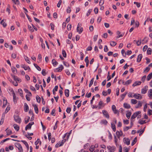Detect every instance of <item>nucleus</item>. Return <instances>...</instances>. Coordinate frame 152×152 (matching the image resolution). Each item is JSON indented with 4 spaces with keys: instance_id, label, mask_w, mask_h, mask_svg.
I'll list each match as a JSON object with an SVG mask.
<instances>
[{
    "instance_id": "obj_1",
    "label": "nucleus",
    "mask_w": 152,
    "mask_h": 152,
    "mask_svg": "<svg viewBox=\"0 0 152 152\" xmlns=\"http://www.w3.org/2000/svg\"><path fill=\"white\" fill-rule=\"evenodd\" d=\"M14 118L15 121L17 123L20 124L21 122V119L18 115H14Z\"/></svg>"
},
{
    "instance_id": "obj_2",
    "label": "nucleus",
    "mask_w": 152,
    "mask_h": 152,
    "mask_svg": "<svg viewBox=\"0 0 152 152\" xmlns=\"http://www.w3.org/2000/svg\"><path fill=\"white\" fill-rule=\"evenodd\" d=\"M141 113L140 111H137L134 113L131 116V121L134 120V119L135 118L137 115H139Z\"/></svg>"
},
{
    "instance_id": "obj_3",
    "label": "nucleus",
    "mask_w": 152,
    "mask_h": 152,
    "mask_svg": "<svg viewBox=\"0 0 152 152\" xmlns=\"http://www.w3.org/2000/svg\"><path fill=\"white\" fill-rule=\"evenodd\" d=\"M15 145L19 151H23L22 147L20 143L18 142H16L15 143Z\"/></svg>"
},
{
    "instance_id": "obj_4",
    "label": "nucleus",
    "mask_w": 152,
    "mask_h": 152,
    "mask_svg": "<svg viewBox=\"0 0 152 152\" xmlns=\"http://www.w3.org/2000/svg\"><path fill=\"white\" fill-rule=\"evenodd\" d=\"M108 149L109 150V152H114L116 148L115 146H107V147Z\"/></svg>"
},
{
    "instance_id": "obj_5",
    "label": "nucleus",
    "mask_w": 152,
    "mask_h": 152,
    "mask_svg": "<svg viewBox=\"0 0 152 152\" xmlns=\"http://www.w3.org/2000/svg\"><path fill=\"white\" fill-rule=\"evenodd\" d=\"M102 112L104 116L107 118L109 119V116L107 112L105 110H103L102 111Z\"/></svg>"
},
{
    "instance_id": "obj_6",
    "label": "nucleus",
    "mask_w": 152,
    "mask_h": 152,
    "mask_svg": "<svg viewBox=\"0 0 152 152\" xmlns=\"http://www.w3.org/2000/svg\"><path fill=\"white\" fill-rule=\"evenodd\" d=\"M11 75L15 81H18L19 82H20L21 81V80L17 76H15L13 75Z\"/></svg>"
},
{
    "instance_id": "obj_7",
    "label": "nucleus",
    "mask_w": 152,
    "mask_h": 152,
    "mask_svg": "<svg viewBox=\"0 0 152 152\" xmlns=\"http://www.w3.org/2000/svg\"><path fill=\"white\" fill-rule=\"evenodd\" d=\"M133 97L138 99H141L142 98V96L140 94H135L133 95Z\"/></svg>"
},
{
    "instance_id": "obj_8",
    "label": "nucleus",
    "mask_w": 152,
    "mask_h": 152,
    "mask_svg": "<svg viewBox=\"0 0 152 152\" xmlns=\"http://www.w3.org/2000/svg\"><path fill=\"white\" fill-rule=\"evenodd\" d=\"M123 140L124 143H125L127 145H129L130 144V142L129 138L124 137L123 139Z\"/></svg>"
},
{
    "instance_id": "obj_9",
    "label": "nucleus",
    "mask_w": 152,
    "mask_h": 152,
    "mask_svg": "<svg viewBox=\"0 0 152 152\" xmlns=\"http://www.w3.org/2000/svg\"><path fill=\"white\" fill-rule=\"evenodd\" d=\"M148 88V86H145L141 90V93L142 94H145L147 91Z\"/></svg>"
},
{
    "instance_id": "obj_10",
    "label": "nucleus",
    "mask_w": 152,
    "mask_h": 152,
    "mask_svg": "<svg viewBox=\"0 0 152 152\" xmlns=\"http://www.w3.org/2000/svg\"><path fill=\"white\" fill-rule=\"evenodd\" d=\"M13 96V99L14 102L15 104H16L17 102V98L16 96L15 95V94L13 91V92L12 93Z\"/></svg>"
},
{
    "instance_id": "obj_11",
    "label": "nucleus",
    "mask_w": 152,
    "mask_h": 152,
    "mask_svg": "<svg viewBox=\"0 0 152 152\" xmlns=\"http://www.w3.org/2000/svg\"><path fill=\"white\" fill-rule=\"evenodd\" d=\"M21 67L24 69L25 70H28L29 71L31 70V69L29 66H26L25 64H23L21 65Z\"/></svg>"
},
{
    "instance_id": "obj_12",
    "label": "nucleus",
    "mask_w": 152,
    "mask_h": 152,
    "mask_svg": "<svg viewBox=\"0 0 152 152\" xmlns=\"http://www.w3.org/2000/svg\"><path fill=\"white\" fill-rule=\"evenodd\" d=\"M112 109L115 114H116L118 113V111L117 110L116 107L114 105H112Z\"/></svg>"
},
{
    "instance_id": "obj_13",
    "label": "nucleus",
    "mask_w": 152,
    "mask_h": 152,
    "mask_svg": "<svg viewBox=\"0 0 152 152\" xmlns=\"http://www.w3.org/2000/svg\"><path fill=\"white\" fill-rule=\"evenodd\" d=\"M32 106L34 108V110H35L36 113L37 114H38L39 112V110L37 105L36 104H33Z\"/></svg>"
},
{
    "instance_id": "obj_14",
    "label": "nucleus",
    "mask_w": 152,
    "mask_h": 152,
    "mask_svg": "<svg viewBox=\"0 0 152 152\" xmlns=\"http://www.w3.org/2000/svg\"><path fill=\"white\" fill-rule=\"evenodd\" d=\"M24 110L25 112H27L29 109V107L26 103H24Z\"/></svg>"
},
{
    "instance_id": "obj_15",
    "label": "nucleus",
    "mask_w": 152,
    "mask_h": 152,
    "mask_svg": "<svg viewBox=\"0 0 152 152\" xmlns=\"http://www.w3.org/2000/svg\"><path fill=\"white\" fill-rule=\"evenodd\" d=\"M142 57V54H140L139 55H138V56L137 58V62H140L141 61Z\"/></svg>"
},
{
    "instance_id": "obj_16",
    "label": "nucleus",
    "mask_w": 152,
    "mask_h": 152,
    "mask_svg": "<svg viewBox=\"0 0 152 152\" xmlns=\"http://www.w3.org/2000/svg\"><path fill=\"white\" fill-rule=\"evenodd\" d=\"M141 82L140 81H135V82L132 85V86L133 87H134L140 85L141 84Z\"/></svg>"
},
{
    "instance_id": "obj_17",
    "label": "nucleus",
    "mask_w": 152,
    "mask_h": 152,
    "mask_svg": "<svg viewBox=\"0 0 152 152\" xmlns=\"http://www.w3.org/2000/svg\"><path fill=\"white\" fill-rule=\"evenodd\" d=\"M98 105H99V109H100L101 108L102 106V107H104L105 105V104H103L102 101H100V102H99V104H98Z\"/></svg>"
},
{
    "instance_id": "obj_18",
    "label": "nucleus",
    "mask_w": 152,
    "mask_h": 152,
    "mask_svg": "<svg viewBox=\"0 0 152 152\" xmlns=\"http://www.w3.org/2000/svg\"><path fill=\"white\" fill-rule=\"evenodd\" d=\"M148 96L150 99L152 98V89H151L149 90Z\"/></svg>"
},
{
    "instance_id": "obj_19",
    "label": "nucleus",
    "mask_w": 152,
    "mask_h": 152,
    "mask_svg": "<svg viewBox=\"0 0 152 152\" xmlns=\"http://www.w3.org/2000/svg\"><path fill=\"white\" fill-rule=\"evenodd\" d=\"M124 107L126 109H129L131 107L130 105L126 103L124 104Z\"/></svg>"
},
{
    "instance_id": "obj_20",
    "label": "nucleus",
    "mask_w": 152,
    "mask_h": 152,
    "mask_svg": "<svg viewBox=\"0 0 152 152\" xmlns=\"http://www.w3.org/2000/svg\"><path fill=\"white\" fill-rule=\"evenodd\" d=\"M7 101L5 98L3 99V104L2 106V107H4L7 104Z\"/></svg>"
},
{
    "instance_id": "obj_21",
    "label": "nucleus",
    "mask_w": 152,
    "mask_h": 152,
    "mask_svg": "<svg viewBox=\"0 0 152 152\" xmlns=\"http://www.w3.org/2000/svg\"><path fill=\"white\" fill-rule=\"evenodd\" d=\"M13 126L15 129L17 131H18L19 130V126H18L17 124H14L13 125Z\"/></svg>"
},
{
    "instance_id": "obj_22",
    "label": "nucleus",
    "mask_w": 152,
    "mask_h": 152,
    "mask_svg": "<svg viewBox=\"0 0 152 152\" xmlns=\"http://www.w3.org/2000/svg\"><path fill=\"white\" fill-rule=\"evenodd\" d=\"M21 141L25 145L27 148V150H28L29 145L27 142L24 140H21Z\"/></svg>"
},
{
    "instance_id": "obj_23",
    "label": "nucleus",
    "mask_w": 152,
    "mask_h": 152,
    "mask_svg": "<svg viewBox=\"0 0 152 152\" xmlns=\"http://www.w3.org/2000/svg\"><path fill=\"white\" fill-rule=\"evenodd\" d=\"M152 78V72L150 73L148 75L147 77V80L149 81Z\"/></svg>"
},
{
    "instance_id": "obj_24",
    "label": "nucleus",
    "mask_w": 152,
    "mask_h": 152,
    "mask_svg": "<svg viewBox=\"0 0 152 152\" xmlns=\"http://www.w3.org/2000/svg\"><path fill=\"white\" fill-rule=\"evenodd\" d=\"M52 62L54 66H56L58 64V62H57L54 59H52Z\"/></svg>"
},
{
    "instance_id": "obj_25",
    "label": "nucleus",
    "mask_w": 152,
    "mask_h": 152,
    "mask_svg": "<svg viewBox=\"0 0 152 152\" xmlns=\"http://www.w3.org/2000/svg\"><path fill=\"white\" fill-rule=\"evenodd\" d=\"M88 56H87L86 57L85 60V61L86 63V66L87 67L88 66L89 62V60L88 59Z\"/></svg>"
},
{
    "instance_id": "obj_26",
    "label": "nucleus",
    "mask_w": 152,
    "mask_h": 152,
    "mask_svg": "<svg viewBox=\"0 0 152 152\" xmlns=\"http://www.w3.org/2000/svg\"><path fill=\"white\" fill-rule=\"evenodd\" d=\"M63 68V66L62 65H61L59 67L56 69L58 70V72H60L62 70Z\"/></svg>"
},
{
    "instance_id": "obj_27",
    "label": "nucleus",
    "mask_w": 152,
    "mask_h": 152,
    "mask_svg": "<svg viewBox=\"0 0 152 152\" xmlns=\"http://www.w3.org/2000/svg\"><path fill=\"white\" fill-rule=\"evenodd\" d=\"M65 93L66 96L68 97L69 95V91L68 89H66L65 90Z\"/></svg>"
},
{
    "instance_id": "obj_28",
    "label": "nucleus",
    "mask_w": 152,
    "mask_h": 152,
    "mask_svg": "<svg viewBox=\"0 0 152 152\" xmlns=\"http://www.w3.org/2000/svg\"><path fill=\"white\" fill-rule=\"evenodd\" d=\"M111 128H112L113 131L114 132H115L116 131V127H115V124H114L113 123H111Z\"/></svg>"
},
{
    "instance_id": "obj_29",
    "label": "nucleus",
    "mask_w": 152,
    "mask_h": 152,
    "mask_svg": "<svg viewBox=\"0 0 152 152\" xmlns=\"http://www.w3.org/2000/svg\"><path fill=\"white\" fill-rule=\"evenodd\" d=\"M137 137H136L134 138V140L132 141V144H131V145L132 146H133L137 142Z\"/></svg>"
},
{
    "instance_id": "obj_30",
    "label": "nucleus",
    "mask_w": 152,
    "mask_h": 152,
    "mask_svg": "<svg viewBox=\"0 0 152 152\" xmlns=\"http://www.w3.org/2000/svg\"><path fill=\"white\" fill-rule=\"evenodd\" d=\"M138 123H139L141 125L143 124H145L146 123V122H145V120H141V119H140L138 121Z\"/></svg>"
},
{
    "instance_id": "obj_31",
    "label": "nucleus",
    "mask_w": 152,
    "mask_h": 152,
    "mask_svg": "<svg viewBox=\"0 0 152 152\" xmlns=\"http://www.w3.org/2000/svg\"><path fill=\"white\" fill-rule=\"evenodd\" d=\"M31 126L30 124H28L25 127V130H27L28 129H30L31 128Z\"/></svg>"
},
{
    "instance_id": "obj_32",
    "label": "nucleus",
    "mask_w": 152,
    "mask_h": 152,
    "mask_svg": "<svg viewBox=\"0 0 152 152\" xmlns=\"http://www.w3.org/2000/svg\"><path fill=\"white\" fill-rule=\"evenodd\" d=\"M132 113L131 112H127L126 115V117L128 118L129 119L130 117V116L131 115Z\"/></svg>"
},
{
    "instance_id": "obj_33",
    "label": "nucleus",
    "mask_w": 152,
    "mask_h": 152,
    "mask_svg": "<svg viewBox=\"0 0 152 152\" xmlns=\"http://www.w3.org/2000/svg\"><path fill=\"white\" fill-rule=\"evenodd\" d=\"M34 66L36 68V69L39 71H40L41 70V68L37 64H36L35 63L34 64Z\"/></svg>"
},
{
    "instance_id": "obj_34",
    "label": "nucleus",
    "mask_w": 152,
    "mask_h": 152,
    "mask_svg": "<svg viewBox=\"0 0 152 152\" xmlns=\"http://www.w3.org/2000/svg\"><path fill=\"white\" fill-rule=\"evenodd\" d=\"M4 20H2L1 22L0 23L1 24L3 25V26L4 27H5L6 26L7 24L6 23L4 22Z\"/></svg>"
},
{
    "instance_id": "obj_35",
    "label": "nucleus",
    "mask_w": 152,
    "mask_h": 152,
    "mask_svg": "<svg viewBox=\"0 0 152 152\" xmlns=\"http://www.w3.org/2000/svg\"><path fill=\"white\" fill-rule=\"evenodd\" d=\"M18 92L20 94V96H23V91L21 89H19L18 90Z\"/></svg>"
},
{
    "instance_id": "obj_36",
    "label": "nucleus",
    "mask_w": 152,
    "mask_h": 152,
    "mask_svg": "<svg viewBox=\"0 0 152 152\" xmlns=\"http://www.w3.org/2000/svg\"><path fill=\"white\" fill-rule=\"evenodd\" d=\"M37 101L39 103H40L41 101V98L38 95H37L36 96Z\"/></svg>"
},
{
    "instance_id": "obj_37",
    "label": "nucleus",
    "mask_w": 152,
    "mask_h": 152,
    "mask_svg": "<svg viewBox=\"0 0 152 152\" xmlns=\"http://www.w3.org/2000/svg\"><path fill=\"white\" fill-rule=\"evenodd\" d=\"M28 29L30 31H31V32H33L34 31V30L33 29V28L31 27V26L28 25Z\"/></svg>"
},
{
    "instance_id": "obj_38",
    "label": "nucleus",
    "mask_w": 152,
    "mask_h": 152,
    "mask_svg": "<svg viewBox=\"0 0 152 152\" xmlns=\"http://www.w3.org/2000/svg\"><path fill=\"white\" fill-rule=\"evenodd\" d=\"M148 40V38L147 37H145L144 39L142 40V42H144L143 43H142L143 44L144 43H147Z\"/></svg>"
},
{
    "instance_id": "obj_39",
    "label": "nucleus",
    "mask_w": 152,
    "mask_h": 152,
    "mask_svg": "<svg viewBox=\"0 0 152 152\" xmlns=\"http://www.w3.org/2000/svg\"><path fill=\"white\" fill-rule=\"evenodd\" d=\"M137 102V100L135 99H132L131 100V102L132 104H136Z\"/></svg>"
},
{
    "instance_id": "obj_40",
    "label": "nucleus",
    "mask_w": 152,
    "mask_h": 152,
    "mask_svg": "<svg viewBox=\"0 0 152 152\" xmlns=\"http://www.w3.org/2000/svg\"><path fill=\"white\" fill-rule=\"evenodd\" d=\"M55 112H56L55 109H53L52 110L50 114L51 115H53V116H55L56 115Z\"/></svg>"
},
{
    "instance_id": "obj_41",
    "label": "nucleus",
    "mask_w": 152,
    "mask_h": 152,
    "mask_svg": "<svg viewBox=\"0 0 152 152\" xmlns=\"http://www.w3.org/2000/svg\"><path fill=\"white\" fill-rule=\"evenodd\" d=\"M94 78H93L91 80L90 83L89 85V87H91V86H92V85L93 84V83L94 82Z\"/></svg>"
},
{
    "instance_id": "obj_42",
    "label": "nucleus",
    "mask_w": 152,
    "mask_h": 152,
    "mask_svg": "<svg viewBox=\"0 0 152 152\" xmlns=\"http://www.w3.org/2000/svg\"><path fill=\"white\" fill-rule=\"evenodd\" d=\"M7 129L5 131H7V135H10L12 133V131L10 129H9L8 130H7Z\"/></svg>"
},
{
    "instance_id": "obj_43",
    "label": "nucleus",
    "mask_w": 152,
    "mask_h": 152,
    "mask_svg": "<svg viewBox=\"0 0 152 152\" xmlns=\"http://www.w3.org/2000/svg\"><path fill=\"white\" fill-rule=\"evenodd\" d=\"M101 122L102 124L106 125L107 123V121L106 120H102L101 121Z\"/></svg>"
},
{
    "instance_id": "obj_44",
    "label": "nucleus",
    "mask_w": 152,
    "mask_h": 152,
    "mask_svg": "<svg viewBox=\"0 0 152 152\" xmlns=\"http://www.w3.org/2000/svg\"><path fill=\"white\" fill-rule=\"evenodd\" d=\"M134 4H136L137 6V7L138 8L140 6V3H138L137 2L134 1Z\"/></svg>"
},
{
    "instance_id": "obj_45",
    "label": "nucleus",
    "mask_w": 152,
    "mask_h": 152,
    "mask_svg": "<svg viewBox=\"0 0 152 152\" xmlns=\"http://www.w3.org/2000/svg\"><path fill=\"white\" fill-rule=\"evenodd\" d=\"M151 49L150 48H148L147 51V54L148 55H151Z\"/></svg>"
},
{
    "instance_id": "obj_46",
    "label": "nucleus",
    "mask_w": 152,
    "mask_h": 152,
    "mask_svg": "<svg viewBox=\"0 0 152 152\" xmlns=\"http://www.w3.org/2000/svg\"><path fill=\"white\" fill-rule=\"evenodd\" d=\"M112 43H110V45L112 47L115 46L116 45V43L115 42L112 41Z\"/></svg>"
},
{
    "instance_id": "obj_47",
    "label": "nucleus",
    "mask_w": 152,
    "mask_h": 152,
    "mask_svg": "<svg viewBox=\"0 0 152 152\" xmlns=\"http://www.w3.org/2000/svg\"><path fill=\"white\" fill-rule=\"evenodd\" d=\"M62 53L63 56L65 58L66 57V51H65V50H62Z\"/></svg>"
},
{
    "instance_id": "obj_48",
    "label": "nucleus",
    "mask_w": 152,
    "mask_h": 152,
    "mask_svg": "<svg viewBox=\"0 0 152 152\" xmlns=\"http://www.w3.org/2000/svg\"><path fill=\"white\" fill-rule=\"evenodd\" d=\"M66 139H64L62 140L60 144L59 145V146H62L63 145L64 143L66 142Z\"/></svg>"
},
{
    "instance_id": "obj_49",
    "label": "nucleus",
    "mask_w": 152,
    "mask_h": 152,
    "mask_svg": "<svg viewBox=\"0 0 152 152\" xmlns=\"http://www.w3.org/2000/svg\"><path fill=\"white\" fill-rule=\"evenodd\" d=\"M10 139V138H7L4 140H2L1 142H0V144H2L4 142H5V141H7V140H9Z\"/></svg>"
},
{
    "instance_id": "obj_50",
    "label": "nucleus",
    "mask_w": 152,
    "mask_h": 152,
    "mask_svg": "<svg viewBox=\"0 0 152 152\" xmlns=\"http://www.w3.org/2000/svg\"><path fill=\"white\" fill-rule=\"evenodd\" d=\"M94 148L95 147L94 146L92 145L91 146L89 149L90 151H91V152H93V151H94Z\"/></svg>"
},
{
    "instance_id": "obj_51",
    "label": "nucleus",
    "mask_w": 152,
    "mask_h": 152,
    "mask_svg": "<svg viewBox=\"0 0 152 152\" xmlns=\"http://www.w3.org/2000/svg\"><path fill=\"white\" fill-rule=\"evenodd\" d=\"M127 94V92H126L125 93L123 94H122V95H121V96L122 98V99H124L125 97V96H126V95Z\"/></svg>"
},
{
    "instance_id": "obj_52",
    "label": "nucleus",
    "mask_w": 152,
    "mask_h": 152,
    "mask_svg": "<svg viewBox=\"0 0 152 152\" xmlns=\"http://www.w3.org/2000/svg\"><path fill=\"white\" fill-rule=\"evenodd\" d=\"M130 128H131V126H126L124 128V131H127Z\"/></svg>"
},
{
    "instance_id": "obj_53",
    "label": "nucleus",
    "mask_w": 152,
    "mask_h": 152,
    "mask_svg": "<svg viewBox=\"0 0 152 152\" xmlns=\"http://www.w3.org/2000/svg\"><path fill=\"white\" fill-rule=\"evenodd\" d=\"M11 69L12 72L14 73L15 71L17 72V70L15 67H12L11 68Z\"/></svg>"
},
{
    "instance_id": "obj_54",
    "label": "nucleus",
    "mask_w": 152,
    "mask_h": 152,
    "mask_svg": "<svg viewBox=\"0 0 152 152\" xmlns=\"http://www.w3.org/2000/svg\"><path fill=\"white\" fill-rule=\"evenodd\" d=\"M30 119V117L29 116H28V119L27 120H26V119H25V124H27L29 121Z\"/></svg>"
},
{
    "instance_id": "obj_55",
    "label": "nucleus",
    "mask_w": 152,
    "mask_h": 152,
    "mask_svg": "<svg viewBox=\"0 0 152 152\" xmlns=\"http://www.w3.org/2000/svg\"><path fill=\"white\" fill-rule=\"evenodd\" d=\"M150 68L148 67H147L146 68L145 70H144V72H148L150 70Z\"/></svg>"
},
{
    "instance_id": "obj_56",
    "label": "nucleus",
    "mask_w": 152,
    "mask_h": 152,
    "mask_svg": "<svg viewBox=\"0 0 152 152\" xmlns=\"http://www.w3.org/2000/svg\"><path fill=\"white\" fill-rule=\"evenodd\" d=\"M123 151L124 152H128L129 149L125 147L123 148Z\"/></svg>"
},
{
    "instance_id": "obj_57",
    "label": "nucleus",
    "mask_w": 152,
    "mask_h": 152,
    "mask_svg": "<svg viewBox=\"0 0 152 152\" xmlns=\"http://www.w3.org/2000/svg\"><path fill=\"white\" fill-rule=\"evenodd\" d=\"M145 128V127L143 129L140 130V133L139 134V136H141V135L144 132Z\"/></svg>"
},
{
    "instance_id": "obj_58",
    "label": "nucleus",
    "mask_w": 152,
    "mask_h": 152,
    "mask_svg": "<svg viewBox=\"0 0 152 152\" xmlns=\"http://www.w3.org/2000/svg\"><path fill=\"white\" fill-rule=\"evenodd\" d=\"M71 111V109L70 107H68L66 108V111L67 113H70Z\"/></svg>"
},
{
    "instance_id": "obj_59",
    "label": "nucleus",
    "mask_w": 152,
    "mask_h": 152,
    "mask_svg": "<svg viewBox=\"0 0 152 152\" xmlns=\"http://www.w3.org/2000/svg\"><path fill=\"white\" fill-rule=\"evenodd\" d=\"M45 69H43L42 70V73L43 76H45L46 74V73L45 72Z\"/></svg>"
},
{
    "instance_id": "obj_60",
    "label": "nucleus",
    "mask_w": 152,
    "mask_h": 152,
    "mask_svg": "<svg viewBox=\"0 0 152 152\" xmlns=\"http://www.w3.org/2000/svg\"><path fill=\"white\" fill-rule=\"evenodd\" d=\"M146 75H145L143 76L142 77L141 80L142 81V82H144V81H145V79H146Z\"/></svg>"
},
{
    "instance_id": "obj_61",
    "label": "nucleus",
    "mask_w": 152,
    "mask_h": 152,
    "mask_svg": "<svg viewBox=\"0 0 152 152\" xmlns=\"http://www.w3.org/2000/svg\"><path fill=\"white\" fill-rule=\"evenodd\" d=\"M95 13L96 14H97L98 12V9L97 7H96L94 10Z\"/></svg>"
},
{
    "instance_id": "obj_62",
    "label": "nucleus",
    "mask_w": 152,
    "mask_h": 152,
    "mask_svg": "<svg viewBox=\"0 0 152 152\" xmlns=\"http://www.w3.org/2000/svg\"><path fill=\"white\" fill-rule=\"evenodd\" d=\"M61 3H62V1L61 0H60L59 1V2L57 5V7H60V5L61 4Z\"/></svg>"
},
{
    "instance_id": "obj_63",
    "label": "nucleus",
    "mask_w": 152,
    "mask_h": 152,
    "mask_svg": "<svg viewBox=\"0 0 152 152\" xmlns=\"http://www.w3.org/2000/svg\"><path fill=\"white\" fill-rule=\"evenodd\" d=\"M104 3V0H101L99 2V5L100 6H102Z\"/></svg>"
},
{
    "instance_id": "obj_64",
    "label": "nucleus",
    "mask_w": 152,
    "mask_h": 152,
    "mask_svg": "<svg viewBox=\"0 0 152 152\" xmlns=\"http://www.w3.org/2000/svg\"><path fill=\"white\" fill-rule=\"evenodd\" d=\"M132 82V80H127L126 82V85H128L130 83H131Z\"/></svg>"
}]
</instances>
